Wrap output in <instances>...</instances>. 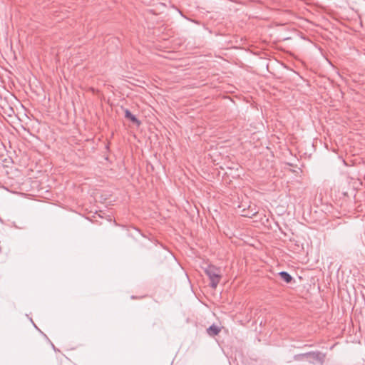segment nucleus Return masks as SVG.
Instances as JSON below:
<instances>
[{"label": "nucleus", "instance_id": "1", "mask_svg": "<svg viewBox=\"0 0 365 365\" xmlns=\"http://www.w3.org/2000/svg\"><path fill=\"white\" fill-rule=\"evenodd\" d=\"M205 272L210 280L211 287L216 288L221 279L220 269L213 265H208Z\"/></svg>", "mask_w": 365, "mask_h": 365}, {"label": "nucleus", "instance_id": "2", "mask_svg": "<svg viewBox=\"0 0 365 365\" xmlns=\"http://www.w3.org/2000/svg\"><path fill=\"white\" fill-rule=\"evenodd\" d=\"M297 358H309L313 361H319L320 363H323L324 359V355L322 354L319 352H309L296 356L295 359Z\"/></svg>", "mask_w": 365, "mask_h": 365}, {"label": "nucleus", "instance_id": "3", "mask_svg": "<svg viewBox=\"0 0 365 365\" xmlns=\"http://www.w3.org/2000/svg\"><path fill=\"white\" fill-rule=\"evenodd\" d=\"M220 330L221 329L219 327L213 324L207 328V333L211 336H215L220 332Z\"/></svg>", "mask_w": 365, "mask_h": 365}, {"label": "nucleus", "instance_id": "4", "mask_svg": "<svg viewBox=\"0 0 365 365\" xmlns=\"http://www.w3.org/2000/svg\"><path fill=\"white\" fill-rule=\"evenodd\" d=\"M125 117L130 120L133 123H135L138 125L140 124V120H138L137 118L134 115H133L131 112L128 109L125 110Z\"/></svg>", "mask_w": 365, "mask_h": 365}, {"label": "nucleus", "instance_id": "5", "mask_svg": "<svg viewBox=\"0 0 365 365\" xmlns=\"http://www.w3.org/2000/svg\"><path fill=\"white\" fill-rule=\"evenodd\" d=\"M279 274L281 279L286 282L287 283H289L292 279V276L287 272H280Z\"/></svg>", "mask_w": 365, "mask_h": 365}, {"label": "nucleus", "instance_id": "6", "mask_svg": "<svg viewBox=\"0 0 365 365\" xmlns=\"http://www.w3.org/2000/svg\"><path fill=\"white\" fill-rule=\"evenodd\" d=\"M257 213V211H254L251 215H250L249 214H244L243 216L245 217H251L253 215H255Z\"/></svg>", "mask_w": 365, "mask_h": 365}]
</instances>
